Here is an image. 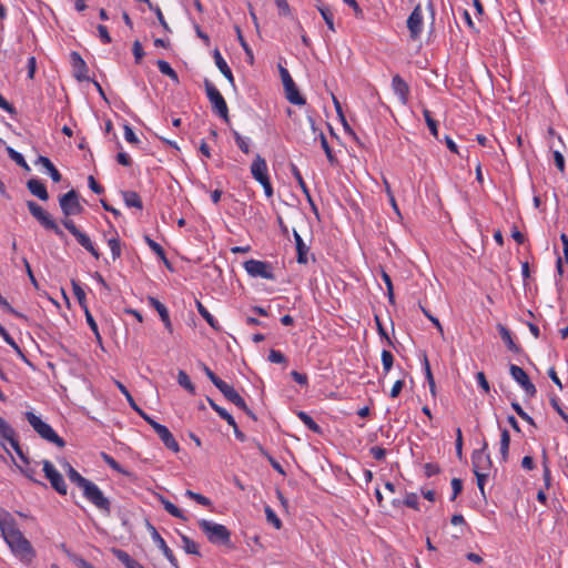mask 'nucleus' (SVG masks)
I'll list each match as a JSON object with an SVG mask.
<instances>
[{"label": "nucleus", "instance_id": "864d4df0", "mask_svg": "<svg viewBox=\"0 0 568 568\" xmlns=\"http://www.w3.org/2000/svg\"><path fill=\"white\" fill-rule=\"evenodd\" d=\"M475 476H476V480H477V487L478 489L480 490L483 497L485 498L486 497V494H485V484L488 479V476L489 474L486 473V471H474Z\"/></svg>", "mask_w": 568, "mask_h": 568}, {"label": "nucleus", "instance_id": "603ef678", "mask_svg": "<svg viewBox=\"0 0 568 568\" xmlns=\"http://www.w3.org/2000/svg\"><path fill=\"white\" fill-rule=\"evenodd\" d=\"M265 515L266 519L270 524H272L276 529H280L282 527V521L275 514V511L270 507L265 506Z\"/></svg>", "mask_w": 568, "mask_h": 568}, {"label": "nucleus", "instance_id": "13d9d810", "mask_svg": "<svg viewBox=\"0 0 568 568\" xmlns=\"http://www.w3.org/2000/svg\"><path fill=\"white\" fill-rule=\"evenodd\" d=\"M103 460L114 470L121 474L128 475V473L121 467V465L110 455L102 453Z\"/></svg>", "mask_w": 568, "mask_h": 568}, {"label": "nucleus", "instance_id": "4468645a", "mask_svg": "<svg viewBox=\"0 0 568 568\" xmlns=\"http://www.w3.org/2000/svg\"><path fill=\"white\" fill-rule=\"evenodd\" d=\"M307 123H308L310 130L312 131L313 140L316 141L317 139H320L322 149L325 152L327 161L331 163V165H337L338 160H337L336 155L333 153V150L331 149L323 131L316 128L315 120L313 119V116H311V115L307 116Z\"/></svg>", "mask_w": 568, "mask_h": 568}, {"label": "nucleus", "instance_id": "6ab92c4d", "mask_svg": "<svg viewBox=\"0 0 568 568\" xmlns=\"http://www.w3.org/2000/svg\"><path fill=\"white\" fill-rule=\"evenodd\" d=\"M392 88L394 92L398 95L399 101L403 104H406L409 97V87L407 82L399 75L396 74L392 79Z\"/></svg>", "mask_w": 568, "mask_h": 568}, {"label": "nucleus", "instance_id": "49530a36", "mask_svg": "<svg viewBox=\"0 0 568 568\" xmlns=\"http://www.w3.org/2000/svg\"><path fill=\"white\" fill-rule=\"evenodd\" d=\"M145 242L148 243L149 247L159 256L161 257L165 264H168V260H166V256H165V252L163 250V247L156 243L155 241H153L151 237L149 236H145Z\"/></svg>", "mask_w": 568, "mask_h": 568}, {"label": "nucleus", "instance_id": "e433bc0d", "mask_svg": "<svg viewBox=\"0 0 568 568\" xmlns=\"http://www.w3.org/2000/svg\"><path fill=\"white\" fill-rule=\"evenodd\" d=\"M161 503L164 507V509L173 517L175 518H179V519H182V520H186V517L183 515L182 510L180 508H178L173 503H171L170 500L161 497Z\"/></svg>", "mask_w": 568, "mask_h": 568}, {"label": "nucleus", "instance_id": "5fc2aeb1", "mask_svg": "<svg viewBox=\"0 0 568 568\" xmlns=\"http://www.w3.org/2000/svg\"><path fill=\"white\" fill-rule=\"evenodd\" d=\"M201 367L204 372V374L209 377V379L213 383V385L219 388L224 381H222L220 377H217L214 372L206 366L204 363L201 364Z\"/></svg>", "mask_w": 568, "mask_h": 568}, {"label": "nucleus", "instance_id": "a878e982", "mask_svg": "<svg viewBox=\"0 0 568 568\" xmlns=\"http://www.w3.org/2000/svg\"><path fill=\"white\" fill-rule=\"evenodd\" d=\"M115 386L125 396L128 403L130 406L146 422V418H151L144 410H142L138 403H135L134 398L130 394L129 389L119 381H114Z\"/></svg>", "mask_w": 568, "mask_h": 568}, {"label": "nucleus", "instance_id": "6e6d98bb", "mask_svg": "<svg viewBox=\"0 0 568 568\" xmlns=\"http://www.w3.org/2000/svg\"><path fill=\"white\" fill-rule=\"evenodd\" d=\"M233 136L239 149L247 154L250 152V145L246 139H244L237 131H233Z\"/></svg>", "mask_w": 568, "mask_h": 568}, {"label": "nucleus", "instance_id": "f3484780", "mask_svg": "<svg viewBox=\"0 0 568 568\" xmlns=\"http://www.w3.org/2000/svg\"><path fill=\"white\" fill-rule=\"evenodd\" d=\"M407 28L413 40H416L420 36L423 30V12L419 3L414 8L408 17Z\"/></svg>", "mask_w": 568, "mask_h": 568}, {"label": "nucleus", "instance_id": "f704fd0d", "mask_svg": "<svg viewBox=\"0 0 568 568\" xmlns=\"http://www.w3.org/2000/svg\"><path fill=\"white\" fill-rule=\"evenodd\" d=\"M71 285H72V290H73V294L74 296L77 297L78 300V303L80 304V306L85 310L88 308L87 306V297H85V292L84 290L81 287L80 283L75 280H72L71 281Z\"/></svg>", "mask_w": 568, "mask_h": 568}, {"label": "nucleus", "instance_id": "c03bdc74", "mask_svg": "<svg viewBox=\"0 0 568 568\" xmlns=\"http://www.w3.org/2000/svg\"><path fill=\"white\" fill-rule=\"evenodd\" d=\"M183 548L187 554L200 556L199 545L185 535H181Z\"/></svg>", "mask_w": 568, "mask_h": 568}, {"label": "nucleus", "instance_id": "4d7b16f0", "mask_svg": "<svg viewBox=\"0 0 568 568\" xmlns=\"http://www.w3.org/2000/svg\"><path fill=\"white\" fill-rule=\"evenodd\" d=\"M257 448L258 450L261 452V454L263 456H265L267 458V460L270 462V464L272 465V467L278 471L280 474H284V470H283V467L280 465L278 462H276L263 447L262 445L257 444Z\"/></svg>", "mask_w": 568, "mask_h": 568}, {"label": "nucleus", "instance_id": "58836bf2", "mask_svg": "<svg viewBox=\"0 0 568 568\" xmlns=\"http://www.w3.org/2000/svg\"><path fill=\"white\" fill-rule=\"evenodd\" d=\"M7 152H8L9 158L12 161H14L19 166H21L27 172L30 171V166L26 162V160L21 153H19L18 151H16L14 149H12L10 146L7 148Z\"/></svg>", "mask_w": 568, "mask_h": 568}, {"label": "nucleus", "instance_id": "c756f323", "mask_svg": "<svg viewBox=\"0 0 568 568\" xmlns=\"http://www.w3.org/2000/svg\"><path fill=\"white\" fill-rule=\"evenodd\" d=\"M124 203L128 207H135L139 210L143 209L142 200L140 195L134 191L122 192Z\"/></svg>", "mask_w": 568, "mask_h": 568}, {"label": "nucleus", "instance_id": "a19ab883", "mask_svg": "<svg viewBox=\"0 0 568 568\" xmlns=\"http://www.w3.org/2000/svg\"><path fill=\"white\" fill-rule=\"evenodd\" d=\"M423 115L425 118L426 124H427L430 133L433 134V136L438 139V123L436 120L433 119L430 111L425 108L423 110Z\"/></svg>", "mask_w": 568, "mask_h": 568}, {"label": "nucleus", "instance_id": "0e129e2a", "mask_svg": "<svg viewBox=\"0 0 568 568\" xmlns=\"http://www.w3.org/2000/svg\"><path fill=\"white\" fill-rule=\"evenodd\" d=\"M550 405L552 406V408L558 413V415L566 422L568 423V415L564 412V409L561 408L560 404H559V399L557 396H551L550 397Z\"/></svg>", "mask_w": 568, "mask_h": 568}, {"label": "nucleus", "instance_id": "9d476101", "mask_svg": "<svg viewBox=\"0 0 568 568\" xmlns=\"http://www.w3.org/2000/svg\"><path fill=\"white\" fill-rule=\"evenodd\" d=\"M43 473L47 479L50 481L51 487L60 495H67L68 486L62 475L54 468L51 462L43 460Z\"/></svg>", "mask_w": 568, "mask_h": 568}, {"label": "nucleus", "instance_id": "69168bd1", "mask_svg": "<svg viewBox=\"0 0 568 568\" xmlns=\"http://www.w3.org/2000/svg\"><path fill=\"white\" fill-rule=\"evenodd\" d=\"M0 305H1V306H2V307H3L8 313H10V314L14 315L16 317L27 320V317H26L22 313H20V312H18L17 310H14V308H13V307L8 303V301H7L3 296H1V298H0Z\"/></svg>", "mask_w": 568, "mask_h": 568}, {"label": "nucleus", "instance_id": "1a4fd4ad", "mask_svg": "<svg viewBox=\"0 0 568 568\" xmlns=\"http://www.w3.org/2000/svg\"><path fill=\"white\" fill-rule=\"evenodd\" d=\"M59 204L64 219L71 215H78L83 212V206L79 202V195L75 190H70L59 197Z\"/></svg>", "mask_w": 568, "mask_h": 568}, {"label": "nucleus", "instance_id": "7c9ffc66", "mask_svg": "<svg viewBox=\"0 0 568 568\" xmlns=\"http://www.w3.org/2000/svg\"><path fill=\"white\" fill-rule=\"evenodd\" d=\"M196 310L200 315L206 321V323L214 329H219V323L214 316L206 310V307L200 302L195 301Z\"/></svg>", "mask_w": 568, "mask_h": 568}, {"label": "nucleus", "instance_id": "c85d7f7f", "mask_svg": "<svg viewBox=\"0 0 568 568\" xmlns=\"http://www.w3.org/2000/svg\"><path fill=\"white\" fill-rule=\"evenodd\" d=\"M36 163L41 164L48 171L53 182L58 183L61 181V173L58 171V169L54 166V164L51 162L49 158L40 155L37 159Z\"/></svg>", "mask_w": 568, "mask_h": 568}, {"label": "nucleus", "instance_id": "f03ea898", "mask_svg": "<svg viewBox=\"0 0 568 568\" xmlns=\"http://www.w3.org/2000/svg\"><path fill=\"white\" fill-rule=\"evenodd\" d=\"M24 416H26V419L29 422V424L34 429V432L41 438L48 440L49 443L57 445L60 448H63L65 446V440L62 437H60L49 424L44 423L34 413L27 412L24 414Z\"/></svg>", "mask_w": 568, "mask_h": 568}, {"label": "nucleus", "instance_id": "680f3d73", "mask_svg": "<svg viewBox=\"0 0 568 568\" xmlns=\"http://www.w3.org/2000/svg\"><path fill=\"white\" fill-rule=\"evenodd\" d=\"M274 1L278 9L280 16L288 17L292 14V11H291L287 0H274Z\"/></svg>", "mask_w": 568, "mask_h": 568}, {"label": "nucleus", "instance_id": "2eb2a0df", "mask_svg": "<svg viewBox=\"0 0 568 568\" xmlns=\"http://www.w3.org/2000/svg\"><path fill=\"white\" fill-rule=\"evenodd\" d=\"M509 372L511 377L521 386L528 396L534 397L536 395V386L530 382L527 373L521 367L511 364Z\"/></svg>", "mask_w": 568, "mask_h": 568}, {"label": "nucleus", "instance_id": "c9c22d12", "mask_svg": "<svg viewBox=\"0 0 568 568\" xmlns=\"http://www.w3.org/2000/svg\"><path fill=\"white\" fill-rule=\"evenodd\" d=\"M178 383L181 387L187 390L190 394H195V386L191 382L189 375L184 371H179L178 373Z\"/></svg>", "mask_w": 568, "mask_h": 568}, {"label": "nucleus", "instance_id": "ea45409f", "mask_svg": "<svg viewBox=\"0 0 568 568\" xmlns=\"http://www.w3.org/2000/svg\"><path fill=\"white\" fill-rule=\"evenodd\" d=\"M156 65L161 73L168 75L170 79H172L174 82H179V75L178 73L172 69V67L169 64V62L164 60H158Z\"/></svg>", "mask_w": 568, "mask_h": 568}, {"label": "nucleus", "instance_id": "4c0bfd02", "mask_svg": "<svg viewBox=\"0 0 568 568\" xmlns=\"http://www.w3.org/2000/svg\"><path fill=\"white\" fill-rule=\"evenodd\" d=\"M317 10L320 11L322 18L324 19L327 28L331 30V31H335V27H334V21H333V12L331 11V9L324 4H317Z\"/></svg>", "mask_w": 568, "mask_h": 568}, {"label": "nucleus", "instance_id": "2f4dec72", "mask_svg": "<svg viewBox=\"0 0 568 568\" xmlns=\"http://www.w3.org/2000/svg\"><path fill=\"white\" fill-rule=\"evenodd\" d=\"M297 417L304 423V425L315 434H322V428L314 419L305 412L300 410Z\"/></svg>", "mask_w": 568, "mask_h": 568}, {"label": "nucleus", "instance_id": "dca6fc26", "mask_svg": "<svg viewBox=\"0 0 568 568\" xmlns=\"http://www.w3.org/2000/svg\"><path fill=\"white\" fill-rule=\"evenodd\" d=\"M70 60L73 70V77L80 82L90 81L91 78L89 75V68L80 53L72 51L70 53Z\"/></svg>", "mask_w": 568, "mask_h": 568}, {"label": "nucleus", "instance_id": "338daca9", "mask_svg": "<svg viewBox=\"0 0 568 568\" xmlns=\"http://www.w3.org/2000/svg\"><path fill=\"white\" fill-rule=\"evenodd\" d=\"M132 51H133L135 63L140 64L144 57V51H143V48H142L140 41H138V40L134 41Z\"/></svg>", "mask_w": 568, "mask_h": 568}, {"label": "nucleus", "instance_id": "b1692460", "mask_svg": "<svg viewBox=\"0 0 568 568\" xmlns=\"http://www.w3.org/2000/svg\"><path fill=\"white\" fill-rule=\"evenodd\" d=\"M213 58H214V61H215V64L216 67L219 68V70L221 71V73L227 79V81L234 85V77H233V73H232V70L230 69V67L227 65L226 61L224 60V58L222 57L221 52L219 51V49H215L213 51Z\"/></svg>", "mask_w": 568, "mask_h": 568}, {"label": "nucleus", "instance_id": "0eeeda50", "mask_svg": "<svg viewBox=\"0 0 568 568\" xmlns=\"http://www.w3.org/2000/svg\"><path fill=\"white\" fill-rule=\"evenodd\" d=\"M82 491L83 496L102 514L106 516L111 514V501L104 496L102 490L93 481L87 485Z\"/></svg>", "mask_w": 568, "mask_h": 568}, {"label": "nucleus", "instance_id": "09e8293b", "mask_svg": "<svg viewBox=\"0 0 568 568\" xmlns=\"http://www.w3.org/2000/svg\"><path fill=\"white\" fill-rule=\"evenodd\" d=\"M84 313H85V320H87L88 325L90 326L91 331L93 332L97 341L99 343H101L102 338H101V335L99 333V328H98L97 322L94 321V318H93L92 314L90 313L89 308H85Z\"/></svg>", "mask_w": 568, "mask_h": 568}, {"label": "nucleus", "instance_id": "bb28decb", "mask_svg": "<svg viewBox=\"0 0 568 568\" xmlns=\"http://www.w3.org/2000/svg\"><path fill=\"white\" fill-rule=\"evenodd\" d=\"M293 236H294L295 245H296L297 262L300 264H306L308 261L307 252H308L310 247L304 243L303 239L297 233V231H295V230L293 231Z\"/></svg>", "mask_w": 568, "mask_h": 568}, {"label": "nucleus", "instance_id": "f257e3e1", "mask_svg": "<svg viewBox=\"0 0 568 568\" xmlns=\"http://www.w3.org/2000/svg\"><path fill=\"white\" fill-rule=\"evenodd\" d=\"M0 530L11 551L24 562H31L36 557V550L31 542L16 527V523L9 513L0 518Z\"/></svg>", "mask_w": 568, "mask_h": 568}, {"label": "nucleus", "instance_id": "473e14b6", "mask_svg": "<svg viewBox=\"0 0 568 568\" xmlns=\"http://www.w3.org/2000/svg\"><path fill=\"white\" fill-rule=\"evenodd\" d=\"M67 476L71 483L75 484L82 490L91 483V480L83 477L74 468H70Z\"/></svg>", "mask_w": 568, "mask_h": 568}, {"label": "nucleus", "instance_id": "bf43d9fd", "mask_svg": "<svg viewBox=\"0 0 568 568\" xmlns=\"http://www.w3.org/2000/svg\"><path fill=\"white\" fill-rule=\"evenodd\" d=\"M268 361L276 364H285L287 363L284 354L277 349H271L268 354Z\"/></svg>", "mask_w": 568, "mask_h": 568}, {"label": "nucleus", "instance_id": "f8f14e48", "mask_svg": "<svg viewBox=\"0 0 568 568\" xmlns=\"http://www.w3.org/2000/svg\"><path fill=\"white\" fill-rule=\"evenodd\" d=\"M4 426H6V429L4 428H0V437H1L0 440H3L4 443L8 442L10 444V446L13 448V450L16 452V454L18 455V457L20 458V460L23 464L29 465L30 464V459L23 453V450H22V448H21V446L19 444L17 432L8 423Z\"/></svg>", "mask_w": 568, "mask_h": 568}, {"label": "nucleus", "instance_id": "4be33fe9", "mask_svg": "<svg viewBox=\"0 0 568 568\" xmlns=\"http://www.w3.org/2000/svg\"><path fill=\"white\" fill-rule=\"evenodd\" d=\"M27 189L32 195L37 196L41 201H47L49 199L47 187L39 179H30L27 182Z\"/></svg>", "mask_w": 568, "mask_h": 568}, {"label": "nucleus", "instance_id": "39448f33", "mask_svg": "<svg viewBox=\"0 0 568 568\" xmlns=\"http://www.w3.org/2000/svg\"><path fill=\"white\" fill-rule=\"evenodd\" d=\"M204 87L206 97L212 105L213 112L216 113L220 118H222L226 123H229V109L223 95L216 89V87L207 79L204 80Z\"/></svg>", "mask_w": 568, "mask_h": 568}, {"label": "nucleus", "instance_id": "6e6552de", "mask_svg": "<svg viewBox=\"0 0 568 568\" xmlns=\"http://www.w3.org/2000/svg\"><path fill=\"white\" fill-rule=\"evenodd\" d=\"M61 223L75 237L82 247L90 252L94 258H100L101 254L93 245L91 239L85 233L81 232L71 219H63Z\"/></svg>", "mask_w": 568, "mask_h": 568}, {"label": "nucleus", "instance_id": "79ce46f5", "mask_svg": "<svg viewBox=\"0 0 568 568\" xmlns=\"http://www.w3.org/2000/svg\"><path fill=\"white\" fill-rule=\"evenodd\" d=\"M424 367H425L426 379L429 385V390H430L433 397H435L436 396L435 379H434V376H433V373L430 369V365H429V362H428V358L426 355L424 356Z\"/></svg>", "mask_w": 568, "mask_h": 568}, {"label": "nucleus", "instance_id": "aec40b11", "mask_svg": "<svg viewBox=\"0 0 568 568\" xmlns=\"http://www.w3.org/2000/svg\"><path fill=\"white\" fill-rule=\"evenodd\" d=\"M223 396L234 404L239 408L245 407V400L243 397L234 389L233 386L229 385L227 383L223 382V384L217 388Z\"/></svg>", "mask_w": 568, "mask_h": 568}, {"label": "nucleus", "instance_id": "e2e57ef3", "mask_svg": "<svg viewBox=\"0 0 568 568\" xmlns=\"http://www.w3.org/2000/svg\"><path fill=\"white\" fill-rule=\"evenodd\" d=\"M419 308L422 310L423 314L436 326L438 332L443 335L444 334V329H443V326H442L440 322L438 321V318L433 316L429 313V311L426 310L420 303H419Z\"/></svg>", "mask_w": 568, "mask_h": 568}, {"label": "nucleus", "instance_id": "cd10ccee", "mask_svg": "<svg viewBox=\"0 0 568 568\" xmlns=\"http://www.w3.org/2000/svg\"><path fill=\"white\" fill-rule=\"evenodd\" d=\"M291 172L293 174V176L295 178V180L297 181L300 187L302 189L303 193L305 194V196L307 197V201L310 202V204L312 205L313 207V211L316 213L317 212V209L312 200V196H311V193H310V190L298 170V168L295 165V164H291Z\"/></svg>", "mask_w": 568, "mask_h": 568}, {"label": "nucleus", "instance_id": "de8ad7c7", "mask_svg": "<svg viewBox=\"0 0 568 568\" xmlns=\"http://www.w3.org/2000/svg\"><path fill=\"white\" fill-rule=\"evenodd\" d=\"M108 245L111 250L113 260H118L121 256V242L118 236L108 240Z\"/></svg>", "mask_w": 568, "mask_h": 568}, {"label": "nucleus", "instance_id": "a211bd4d", "mask_svg": "<svg viewBox=\"0 0 568 568\" xmlns=\"http://www.w3.org/2000/svg\"><path fill=\"white\" fill-rule=\"evenodd\" d=\"M487 443L484 442L483 448L475 450L471 456L473 462V471H486L491 467V459L488 454H486Z\"/></svg>", "mask_w": 568, "mask_h": 568}, {"label": "nucleus", "instance_id": "37998d69", "mask_svg": "<svg viewBox=\"0 0 568 568\" xmlns=\"http://www.w3.org/2000/svg\"><path fill=\"white\" fill-rule=\"evenodd\" d=\"M111 551L115 556V558L124 565L125 568H129L131 564H133L134 561V559L122 549L112 548Z\"/></svg>", "mask_w": 568, "mask_h": 568}, {"label": "nucleus", "instance_id": "20e7f679", "mask_svg": "<svg viewBox=\"0 0 568 568\" xmlns=\"http://www.w3.org/2000/svg\"><path fill=\"white\" fill-rule=\"evenodd\" d=\"M199 526L210 542L215 545H230L231 532L224 525L216 524L206 519H201L199 521Z\"/></svg>", "mask_w": 568, "mask_h": 568}, {"label": "nucleus", "instance_id": "412c9836", "mask_svg": "<svg viewBox=\"0 0 568 568\" xmlns=\"http://www.w3.org/2000/svg\"><path fill=\"white\" fill-rule=\"evenodd\" d=\"M152 528V538L158 544L159 548L162 550L164 557L170 561V564L174 568H180L178 564V559L175 558L173 551L169 548L165 540L160 536L154 527Z\"/></svg>", "mask_w": 568, "mask_h": 568}, {"label": "nucleus", "instance_id": "423d86ee", "mask_svg": "<svg viewBox=\"0 0 568 568\" xmlns=\"http://www.w3.org/2000/svg\"><path fill=\"white\" fill-rule=\"evenodd\" d=\"M252 176L261 183L267 197L273 196V187L268 178L267 164L264 158L260 154L255 155V159L251 165Z\"/></svg>", "mask_w": 568, "mask_h": 568}, {"label": "nucleus", "instance_id": "ddd939ff", "mask_svg": "<svg viewBox=\"0 0 568 568\" xmlns=\"http://www.w3.org/2000/svg\"><path fill=\"white\" fill-rule=\"evenodd\" d=\"M146 423L158 434V436L160 437V439L162 440V443L164 444V446L168 449H170L174 453H178L180 450V446H179L178 442L175 440L172 433L170 432V429L166 426L155 422L153 418H146Z\"/></svg>", "mask_w": 568, "mask_h": 568}, {"label": "nucleus", "instance_id": "8fccbe9b", "mask_svg": "<svg viewBox=\"0 0 568 568\" xmlns=\"http://www.w3.org/2000/svg\"><path fill=\"white\" fill-rule=\"evenodd\" d=\"M382 364H383V369H384L385 374H387L393 367L394 356L387 349H383V352H382Z\"/></svg>", "mask_w": 568, "mask_h": 568}, {"label": "nucleus", "instance_id": "393cba45", "mask_svg": "<svg viewBox=\"0 0 568 568\" xmlns=\"http://www.w3.org/2000/svg\"><path fill=\"white\" fill-rule=\"evenodd\" d=\"M497 328H498L501 339L504 341V343L506 344L507 348L510 352H514L516 354H519L523 352V348L514 342V339L511 337V333L506 326H504L503 324H498Z\"/></svg>", "mask_w": 568, "mask_h": 568}, {"label": "nucleus", "instance_id": "7ed1b4c3", "mask_svg": "<svg viewBox=\"0 0 568 568\" xmlns=\"http://www.w3.org/2000/svg\"><path fill=\"white\" fill-rule=\"evenodd\" d=\"M27 206L30 214L40 223L44 230L53 232L61 240L65 239V233L58 225L51 214L47 212L42 206H40L34 201H27Z\"/></svg>", "mask_w": 568, "mask_h": 568}, {"label": "nucleus", "instance_id": "72a5a7b5", "mask_svg": "<svg viewBox=\"0 0 568 568\" xmlns=\"http://www.w3.org/2000/svg\"><path fill=\"white\" fill-rule=\"evenodd\" d=\"M510 445V435L507 429H503L500 434V455L503 462H507Z\"/></svg>", "mask_w": 568, "mask_h": 568}, {"label": "nucleus", "instance_id": "052dcab7", "mask_svg": "<svg viewBox=\"0 0 568 568\" xmlns=\"http://www.w3.org/2000/svg\"><path fill=\"white\" fill-rule=\"evenodd\" d=\"M382 278L387 287V295L390 303H394V288L390 276L386 272H382Z\"/></svg>", "mask_w": 568, "mask_h": 568}, {"label": "nucleus", "instance_id": "a18cd8bd", "mask_svg": "<svg viewBox=\"0 0 568 568\" xmlns=\"http://www.w3.org/2000/svg\"><path fill=\"white\" fill-rule=\"evenodd\" d=\"M235 31H236V34H237V40H239L241 47L243 48V50L245 51L250 63H253V60H254L253 51L250 48V45L247 44V42L245 41V39H244V37L242 34V31H241L239 26H235Z\"/></svg>", "mask_w": 568, "mask_h": 568}, {"label": "nucleus", "instance_id": "3c124183", "mask_svg": "<svg viewBox=\"0 0 568 568\" xmlns=\"http://www.w3.org/2000/svg\"><path fill=\"white\" fill-rule=\"evenodd\" d=\"M149 303L151 306H153L156 310L161 320H165L166 315H169V311L165 307V305L163 303H161L159 300H156L155 297H149Z\"/></svg>", "mask_w": 568, "mask_h": 568}, {"label": "nucleus", "instance_id": "774afa93", "mask_svg": "<svg viewBox=\"0 0 568 568\" xmlns=\"http://www.w3.org/2000/svg\"><path fill=\"white\" fill-rule=\"evenodd\" d=\"M369 453L376 460H384L386 457V449L379 446H373Z\"/></svg>", "mask_w": 568, "mask_h": 568}, {"label": "nucleus", "instance_id": "9b49d317", "mask_svg": "<svg viewBox=\"0 0 568 568\" xmlns=\"http://www.w3.org/2000/svg\"><path fill=\"white\" fill-rule=\"evenodd\" d=\"M244 268L248 273V275L253 277L275 280V275L272 272V265L267 262L252 258L244 262Z\"/></svg>", "mask_w": 568, "mask_h": 568}, {"label": "nucleus", "instance_id": "5701e85b", "mask_svg": "<svg viewBox=\"0 0 568 568\" xmlns=\"http://www.w3.org/2000/svg\"><path fill=\"white\" fill-rule=\"evenodd\" d=\"M285 98L290 103L295 105H304L306 103L305 98L300 93L295 82H292L284 87Z\"/></svg>", "mask_w": 568, "mask_h": 568}]
</instances>
